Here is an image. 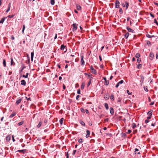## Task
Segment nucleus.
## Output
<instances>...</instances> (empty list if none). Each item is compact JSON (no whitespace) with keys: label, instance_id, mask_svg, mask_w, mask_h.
I'll list each match as a JSON object with an SVG mask.
<instances>
[{"label":"nucleus","instance_id":"nucleus-5","mask_svg":"<svg viewBox=\"0 0 158 158\" xmlns=\"http://www.w3.org/2000/svg\"><path fill=\"white\" fill-rule=\"evenodd\" d=\"M103 79L105 80L104 85H107L109 84V81L108 80H107L106 77H103Z\"/></svg>","mask_w":158,"mask_h":158},{"label":"nucleus","instance_id":"nucleus-54","mask_svg":"<svg viewBox=\"0 0 158 158\" xmlns=\"http://www.w3.org/2000/svg\"><path fill=\"white\" fill-rule=\"evenodd\" d=\"M26 98L27 99V100H30V101H31V98H28L27 97H26Z\"/></svg>","mask_w":158,"mask_h":158},{"label":"nucleus","instance_id":"nucleus-10","mask_svg":"<svg viewBox=\"0 0 158 158\" xmlns=\"http://www.w3.org/2000/svg\"><path fill=\"white\" fill-rule=\"evenodd\" d=\"M22 100V99L21 98L19 99L16 102V104L17 105H18L21 102Z\"/></svg>","mask_w":158,"mask_h":158},{"label":"nucleus","instance_id":"nucleus-4","mask_svg":"<svg viewBox=\"0 0 158 158\" xmlns=\"http://www.w3.org/2000/svg\"><path fill=\"white\" fill-rule=\"evenodd\" d=\"M83 58H84L83 56H81V65L82 66H83L85 64V62L83 60Z\"/></svg>","mask_w":158,"mask_h":158},{"label":"nucleus","instance_id":"nucleus-49","mask_svg":"<svg viewBox=\"0 0 158 158\" xmlns=\"http://www.w3.org/2000/svg\"><path fill=\"white\" fill-rule=\"evenodd\" d=\"M76 152V150H74L73 151V154H72L73 155H74L75 154Z\"/></svg>","mask_w":158,"mask_h":158},{"label":"nucleus","instance_id":"nucleus-26","mask_svg":"<svg viewBox=\"0 0 158 158\" xmlns=\"http://www.w3.org/2000/svg\"><path fill=\"white\" fill-rule=\"evenodd\" d=\"M110 99L111 100L113 101L114 100V95L113 94H112L110 97Z\"/></svg>","mask_w":158,"mask_h":158},{"label":"nucleus","instance_id":"nucleus-59","mask_svg":"<svg viewBox=\"0 0 158 158\" xmlns=\"http://www.w3.org/2000/svg\"><path fill=\"white\" fill-rule=\"evenodd\" d=\"M151 118V116H149L147 117V119L148 120V119H150Z\"/></svg>","mask_w":158,"mask_h":158},{"label":"nucleus","instance_id":"nucleus-38","mask_svg":"<svg viewBox=\"0 0 158 158\" xmlns=\"http://www.w3.org/2000/svg\"><path fill=\"white\" fill-rule=\"evenodd\" d=\"M42 125V122H40L38 124L37 126V127L39 128Z\"/></svg>","mask_w":158,"mask_h":158},{"label":"nucleus","instance_id":"nucleus-36","mask_svg":"<svg viewBox=\"0 0 158 158\" xmlns=\"http://www.w3.org/2000/svg\"><path fill=\"white\" fill-rule=\"evenodd\" d=\"M4 20L5 19L3 18H2L0 21V23H3Z\"/></svg>","mask_w":158,"mask_h":158},{"label":"nucleus","instance_id":"nucleus-50","mask_svg":"<svg viewBox=\"0 0 158 158\" xmlns=\"http://www.w3.org/2000/svg\"><path fill=\"white\" fill-rule=\"evenodd\" d=\"M150 15L153 18H154V15L151 12L150 13Z\"/></svg>","mask_w":158,"mask_h":158},{"label":"nucleus","instance_id":"nucleus-46","mask_svg":"<svg viewBox=\"0 0 158 158\" xmlns=\"http://www.w3.org/2000/svg\"><path fill=\"white\" fill-rule=\"evenodd\" d=\"M147 44L148 45H151V42L149 41H147Z\"/></svg>","mask_w":158,"mask_h":158},{"label":"nucleus","instance_id":"nucleus-1","mask_svg":"<svg viewBox=\"0 0 158 158\" xmlns=\"http://www.w3.org/2000/svg\"><path fill=\"white\" fill-rule=\"evenodd\" d=\"M77 24L76 23H73V29L72 30L73 31H75L77 30Z\"/></svg>","mask_w":158,"mask_h":158},{"label":"nucleus","instance_id":"nucleus-16","mask_svg":"<svg viewBox=\"0 0 158 158\" xmlns=\"http://www.w3.org/2000/svg\"><path fill=\"white\" fill-rule=\"evenodd\" d=\"M16 115V113H13L9 117L10 118H12L14 116H15Z\"/></svg>","mask_w":158,"mask_h":158},{"label":"nucleus","instance_id":"nucleus-57","mask_svg":"<svg viewBox=\"0 0 158 158\" xmlns=\"http://www.w3.org/2000/svg\"><path fill=\"white\" fill-rule=\"evenodd\" d=\"M149 122V121L148 120V119H146V120H145V123H148V122Z\"/></svg>","mask_w":158,"mask_h":158},{"label":"nucleus","instance_id":"nucleus-25","mask_svg":"<svg viewBox=\"0 0 158 158\" xmlns=\"http://www.w3.org/2000/svg\"><path fill=\"white\" fill-rule=\"evenodd\" d=\"M140 55L138 53H136L135 55V57L137 58H139L140 57Z\"/></svg>","mask_w":158,"mask_h":158},{"label":"nucleus","instance_id":"nucleus-31","mask_svg":"<svg viewBox=\"0 0 158 158\" xmlns=\"http://www.w3.org/2000/svg\"><path fill=\"white\" fill-rule=\"evenodd\" d=\"M51 4L53 5L54 4H55V0H51Z\"/></svg>","mask_w":158,"mask_h":158},{"label":"nucleus","instance_id":"nucleus-32","mask_svg":"<svg viewBox=\"0 0 158 158\" xmlns=\"http://www.w3.org/2000/svg\"><path fill=\"white\" fill-rule=\"evenodd\" d=\"M29 74V73H27L26 75H23V76L24 77H25L26 78H27L28 77V75Z\"/></svg>","mask_w":158,"mask_h":158},{"label":"nucleus","instance_id":"nucleus-40","mask_svg":"<svg viewBox=\"0 0 158 158\" xmlns=\"http://www.w3.org/2000/svg\"><path fill=\"white\" fill-rule=\"evenodd\" d=\"M154 23H156V25L158 26V23L156 19H154Z\"/></svg>","mask_w":158,"mask_h":158},{"label":"nucleus","instance_id":"nucleus-6","mask_svg":"<svg viewBox=\"0 0 158 158\" xmlns=\"http://www.w3.org/2000/svg\"><path fill=\"white\" fill-rule=\"evenodd\" d=\"M154 55L153 53L152 52H151L150 53V55H149L150 59L151 60H152L153 59L154 57Z\"/></svg>","mask_w":158,"mask_h":158},{"label":"nucleus","instance_id":"nucleus-42","mask_svg":"<svg viewBox=\"0 0 158 158\" xmlns=\"http://www.w3.org/2000/svg\"><path fill=\"white\" fill-rule=\"evenodd\" d=\"M119 12L121 14H122L123 13V10L122 8H120L119 10Z\"/></svg>","mask_w":158,"mask_h":158},{"label":"nucleus","instance_id":"nucleus-58","mask_svg":"<svg viewBox=\"0 0 158 158\" xmlns=\"http://www.w3.org/2000/svg\"><path fill=\"white\" fill-rule=\"evenodd\" d=\"M85 112L86 113V114H89V111H88V110H87V109H86L85 110Z\"/></svg>","mask_w":158,"mask_h":158},{"label":"nucleus","instance_id":"nucleus-41","mask_svg":"<svg viewBox=\"0 0 158 158\" xmlns=\"http://www.w3.org/2000/svg\"><path fill=\"white\" fill-rule=\"evenodd\" d=\"M18 151L19 152H23V153H24V152H25V150H19Z\"/></svg>","mask_w":158,"mask_h":158},{"label":"nucleus","instance_id":"nucleus-34","mask_svg":"<svg viewBox=\"0 0 158 158\" xmlns=\"http://www.w3.org/2000/svg\"><path fill=\"white\" fill-rule=\"evenodd\" d=\"M85 86V83H83L81 85V87L82 89H83Z\"/></svg>","mask_w":158,"mask_h":158},{"label":"nucleus","instance_id":"nucleus-30","mask_svg":"<svg viewBox=\"0 0 158 158\" xmlns=\"http://www.w3.org/2000/svg\"><path fill=\"white\" fill-rule=\"evenodd\" d=\"M3 64L4 67H5L6 66V62L5 59L3 60Z\"/></svg>","mask_w":158,"mask_h":158},{"label":"nucleus","instance_id":"nucleus-7","mask_svg":"<svg viewBox=\"0 0 158 158\" xmlns=\"http://www.w3.org/2000/svg\"><path fill=\"white\" fill-rule=\"evenodd\" d=\"M86 132L87 133V134L86 135L85 137L87 138L89 136V135H90V132L88 130H87L86 131Z\"/></svg>","mask_w":158,"mask_h":158},{"label":"nucleus","instance_id":"nucleus-43","mask_svg":"<svg viewBox=\"0 0 158 158\" xmlns=\"http://www.w3.org/2000/svg\"><path fill=\"white\" fill-rule=\"evenodd\" d=\"M78 142L80 143H82V139L81 138L78 140Z\"/></svg>","mask_w":158,"mask_h":158},{"label":"nucleus","instance_id":"nucleus-18","mask_svg":"<svg viewBox=\"0 0 158 158\" xmlns=\"http://www.w3.org/2000/svg\"><path fill=\"white\" fill-rule=\"evenodd\" d=\"M146 36L147 37L150 38L154 37L155 36L154 35H151L148 34H147L146 35Z\"/></svg>","mask_w":158,"mask_h":158},{"label":"nucleus","instance_id":"nucleus-56","mask_svg":"<svg viewBox=\"0 0 158 158\" xmlns=\"http://www.w3.org/2000/svg\"><path fill=\"white\" fill-rule=\"evenodd\" d=\"M14 17V15H9L8 16V17H9V18H13Z\"/></svg>","mask_w":158,"mask_h":158},{"label":"nucleus","instance_id":"nucleus-19","mask_svg":"<svg viewBox=\"0 0 158 158\" xmlns=\"http://www.w3.org/2000/svg\"><path fill=\"white\" fill-rule=\"evenodd\" d=\"M76 8L77 10H80L81 9V7L80 5H76Z\"/></svg>","mask_w":158,"mask_h":158},{"label":"nucleus","instance_id":"nucleus-14","mask_svg":"<svg viewBox=\"0 0 158 158\" xmlns=\"http://www.w3.org/2000/svg\"><path fill=\"white\" fill-rule=\"evenodd\" d=\"M92 78H93V77H90V80L89 81V82H88V84L87 85V87H89V85H90V84L91 83V79Z\"/></svg>","mask_w":158,"mask_h":158},{"label":"nucleus","instance_id":"nucleus-28","mask_svg":"<svg viewBox=\"0 0 158 158\" xmlns=\"http://www.w3.org/2000/svg\"><path fill=\"white\" fill-rule=\"evenodd\" d=\"M136 127V125L135 123H133L132 124V127L133 129L135 128Z\"/></svg>","mask_w":158,"mask_h":158},{"label":"nucleus","instance_id":"nucleus-55","mask_svg":"<svg viewBox=\"0 0 158 158\" xmlns=\"http://www.w3.org/2000/svg\"><path fill=\"white\" fill-rule=\"evenodd\" d=\"M63 89H65L66 87H65V85L64 84H63Z\"/></svg>","mask_w":158,"mask_h":158},{"label":"nucleus","instance_id":"nucleus-39","mask_svg":"<svg viewBox=\"0 0 158 158\" xmlns=\"http://www.w3.org/2000/svg\"><path fill=\"white\" fill-rule=\"evenodd\" d=\"M25 29V26L24 25H23V30H22V33L23 34H24V31Z\"/></svg>","mask_w":158,"mask_h":158},{"label":"nucleus","instance_id":"nucleus-44","mask_svg":"<svg viewBox=\"0 0 158 158\" xmlns=\"http://www.w3.org/2000/svg\"><path fill=\"white\" fill-rule=\"evenodd\" d=\"M127 92L128 93V94H129V95H131L132 94V93L131 92V93H129V91L128 90H127Z\"/></svg>","mask_w":158,"mask_h":158},{"label":"nucleus","instance_id":"nucleus-52","mask_svg":"<svg viewBox=\"0 0 158 158\" xmlns=\"http://www.w3.org/2000/svg\"><path fill=\"white\" fill-rule=\"evenodd\" d=\"M131 132V131L130 130H128L127 132V134H130Z\"/></svg>","mask_w":158,"mask_h":158},{"label":"nucleus","instance_id":"nucleus-11","mask_svg":"<svg viewBox=\"0 0 158 158\" xmlns=\"http://www.w3.org/2000/svg\"><path fill=\"white\" fill-rule=\"evenodd\" d=\"M10 135H8L6 137V140L7 142H8L10 139Z\"/></svg>","mask_w":158,"mask_h":158},{"label":"nucleus","instance_id":"nucleus-17","mask_svg":"<svg viewBox=\"0 0 158 158\" xmlns=\"http://www.w3.org/2000/svg\"><path fill=\"white\" fill-rule=\"evenodd\" d=\"M11 60V65H15V63L13 61V58H10Z\"/></svg>","mask_w":158,"mask_h":158},{"label":"nucleus","instance_id":"nucleus-63","mask_svg":"<svg viewBox=\"0 0 158 158\" xmlns=\"http://www.w3.org/2000/svg\"><path fill=\"white\" fill-rule=\"evenodd\" d=\"M79 44L80 42L78 41L76 43V45H78Z\"/></svg>","mask_w":158,"mask_h":158},{"label":"nucleus","instance_id":"nucleus-27","mask_svg":"<svg viewBox=\"0 0 158 158\" xmlns=\"http://www.w3.org/2000/svg\"><path fill=\"white\" fill-rule=\"evenodd\" d=\"M142 67V64H139L137 65V68L138 69H140Z\"/></svg>","mask_w":158,"mask_h":158},{"label":"nucleus","instance_id":"nucleus-47","mask_svg":"<svg viewBox=\"0 0 158 158\" xmlns=\"http://www.w3.org/2000/svg\"><path fill=\"white\" fill-rule=\"evenodd\" d=\"M77 93L78 94H81V91L80 89H78L77 90Z\"/></svg>","mask_w":158,"mask_h":158},{"label":"nucleus","instance_id":"nucleus-2","mask_svg":"<svg viewBox=\"0 0 158 158\" xmlns=\"http://www.w3.org/2000/svg\"><path fill=\"white\" fill-rule=\"evenodd\" d=\"M115 7L116 8H119L120 2L118 0H116L115 2Z\"/></svg>","mask_w":158,"mask_h":158},{"label":"nucleus","instance_id":"nucleus-48","mask_svg":"<svg viewBox=\"0 0 158 158\" xmlns=\"http://www.w3.org/2000/svg\"><path fill=\"white\" fill-rule=\"evenodd\" d=\"M123 82H124V81L123 80H122L120 81L119 82H118V83L120 84H123Z\"/></svg>","mask_w":158,"mask_h":158},{"label":"nucleus","instance_id":"nucleus-15","mask_svg":"<svg viewBox=\"0 0 158 158\" xmlns=\"http://www.w3.org/2000/svg\"><path fill=\"white\" fill-rule=\"evenodd\" d=\"M129 35V33L127 32V33L125 35H124V37L126 39H127Z\"/></svg>","mask_w":158,"mask_h":158},{"label":"nucleus","instance_id":"nucleus-61","mask_svg":"<svg viewBox=\"0 0 158 158\" xmlns=\"http://www.w3.org/2000/svg\"><path fill=\"white\" fill-rule=\"evenodd\" d=\"M99 58L100 60V61L102 60V58L101 56V55H99Z\"/></svg>","mask_w":158,"mask_h":158},{"label":"nucleus","instance_id":"nucleus-13","mask_svg":"<svg viewBox=\"0 0 158 158\" xmlns=\"http://www.w3.org/2000/svg\"><path fill=\"white\" fill-rule=\"evenodd\" d=\"M110 114L112 115L114 113V110L113 108L110 107Z\"/></svg>","mask_w":158,"mask_h":158},{"label":"nucleus","instance_id":"nucleus-22","mask_svg":"<svg viewBox=\"0 0 158 158\" xmlns=\"http://www.w3.org/2000/svg\"><path fill=\"white\" fill-rule=\"evenodd\" d=\"M80 123L82 125L84 126H85V124L84 122L82 120H80Z\"/></svg>","mask_w":158,"mask_h":158},{"label":"nucleus","instance_id":"nucleus-64","mask_svg":"<svg viewBox=\"0 0 158 158\" xmlns=\"http://www.w3.org/2000/svg\"><path fill=\"white\" fill-rule=\"evenodd\" d=\"M154 104V102H151V103L150 104V105H153Z\"/></svg>","mask_w":158,"mask_h":158},{"label":"nucleus","instance_id":"nucleus-21","mask_svg":"<svg viewBox=\"0 0 158 158\" xmlns=\"http://www.w3.org/2000/svg\"><path fill=\"white\" fill-rule=\"evenodd\" d=\"M10 3H9V5H8V9L6 10V12H8L10 10Z\"/></svg>","mask_w":158,"mask_h":158},{"label":"nucleus","instance_id":"nucleus-24","mask_svg":"<svg viewBox=\"0 0 158 158\" xmlns=\"http://www.w3.org/2000/svg\"><path fill=\"white\" fill-rule=\"evenodd\" d=\"M66 46H64L63 44L61 46L60 49L61 50H63L64 49V48Z\"/></svg>","mask_w":158,"mask_h":158},{"label":"nucleus","instance_id":"nucleus-29","mask_svg":"<svg viewBox=\"0 0 158 158\" xmlns=\"http://www.w3.org/2000/svg\"><path fill=\"white\" fill-rule=\"evenodd\" d=\"M125 3H126V9H127L128 8V6H129V3L127 2H126Z\"/></svg>","mask_w":158,"mask_h":158},{"label":"nucleus","instance_id":"nucleus-9","mask_svg":"<svg viewBox=\"0 0 158 158\" xmlns=\"http://www.w3.org/2000/svg\"><path fill=\"white\" fill-rule=\"evenodd\" d=\"M21 85H23L24 86L26 85V82L24 80H21Z\"/></svg>","mask_w":158,"mask_h":158},{"label":"nucleus","instance_id":"nucleus-12","mask_svg":"<svg viewBox=\"0 0 158 158\" xmlns=\"http://www.w3.org/2000/svg\"><path fill=\"white\" fill-rule=\"evenodd\" d=\"M34 55V52H32L31 53V60L32 61H33V58Z\"/></svg>","mask_w":158,"mask_h":158},{"label":"nucleus","instance_id":"nucleus-60","mask_svg":"<svg viewBox=\"0 0 158 158\" xmlns=\"http://www.w3.org/2000/svg\"><path fill=\"white\" fill-rule=\"evenodd\" d=\"M80 97V95H77V97H76V99L77 100H78V98Z\"/></svg>","mask_w":158,"mask_h":158},{"label":"nucleus","instance_id":"nucleus-33","mask_svg":"<svg viewBox=\"0 0 158 158\" xmlns=\"http://www.w3.org/2000/svg\"><path fill=\"white\" fill-rule=\"evenodd\" d=\"M148 114L149 116H152V111L151 110L149 111L148 113Z\"/></svg>","mask_w":158,"mask_h":158},{"label":"nucleus","instance_id":"nucleus-3","mask_svg":"<svg viewBox=\"0 0 158 158\" xmlns=\"http://www.w3.org/2000/svg\"><path fill=\"white\" fill-rule=\"evenodd\" d=\"M90 69L91 70V72L95 74H97V71H96V70L93 67V66H91L90 67Z\"/></svg>","mask_w":158,"mask_h":158},{"label":"nucleus","instance_id":"nucleus-45","mask_svg":"<svg viewBox=\"0 0 158 158\" xmlns=\"http://www.w3.org/2000/svg\"><path fill=\"white\" fill-rule=\"evenodd\" d=\"M141 61L140 59H138L137 60V61L138 63H139Z\"/></svg>","mask_w":158,"mask_h":158},{"label":"nucleus","instance_id":"nucleus-20","mask_svg":"<svg viewBox=\"0 0 158 158\" xmlns=\"http://www.w3.org/2000/svg\"><path fill=\"white\" fill-rule=\"evenodd\" d=\"M104 106L105 107L106 110H108L109 109V107L108 104L106 103H105L104 104Z\"/></svg>","mask_w":158,"mask_h":158},{"label":"nucleus","instance_id":"nucleus-51","mask_svg":"<svg viewBox=\"0 0 158 158\" xmlns=\"http://www.w3.org/2000/svg\"><path fill=\"white\" fill-rule=\"evenodd\" d=\"M120 84L118 82L117 83V84L116 85V86H115L116 87V88L118 87L119 85Z\"/></svg>","mask_w":158,"mask_h":158},{"label":"nucleus","instance_id":"nucleus-62","mask_svg":"<svg viewBox=\"0 0 158 158\" xmlns=\"http://www.w3.org/2000/svg\"><path fill=\"white\" fill-rule=\"evenodd\" d=\"M11 39L12 40H14L15 39V37L13 35H12L11 36Z\"/></svg>","mask_w":158,"mask_h":158},{"label":"nucleus","instance_id":"nucleus-53","mask_svg":"<svg viewBox=\"0 0 158 158\" xmlns=\"http://www.w3.org/2000/svg\"><path fill=\"white\" fill-rule=\"evenodd\" d=\"M81 111L82 112L84 113L85 112V110L83 108H81Z\"/></svg>","mask_w":158,"mask_h":158},{"label":"nucleus","instance_id":"nucleus-37","mask_svg":"<svg viewBox=\"0 0 158 158\" xmlns=\"http://www.w3.org/2000/svg\"><path fill=\"white\" fill-rule=\"evenodd\" d=\"M23 123V121H21V122L19 123L18 124V126H21V125H22Z\"/></svg>","mask_w":158,"mask_h":158},{"label":"nucleus","instance_id":"nucleus-8","mask_svg":"<svg viewBox=\"0 0 158 158\" xmlns=\"http://www.w3.org/2000/svg\"><path fill=\"white\" fill-rule=\"evenodd\" d=\"M127 30L128 31L130 32H131L132 33H134V32H135L133 30L130 28L129 27H127Z\"/></svg>","mask_w":158,"mask_h":158},{"label":"nucleus","instance_id":"nucleus-35","mask_svg":"<svg viewBox=\"0 0 158 158\" xmlns=\"http://www.w3.org/2000/svg\"><path fill=\"white\" fill-rule=\"evenodd\" d=\"M104 98L106 100L108 99L109 98V95H106V96H105L104 97Z\"/></svg>","mask_w":158,"mask_h":158},{"label":"nucleus","instance_id":"nucleus-23","mask_svg":"<svg viewBox=\"0 0 158 158\" xmlns=\"http://www.w3.org/2000/svg\"><path fill=\"white\" fill-rule=\"evenodd\" d=\"M64 120L63 118H62L60 120V123L61 125H62L63 124V121Z\"/></svg>","mask_w":158,"mask_h":158}]
</instances>
